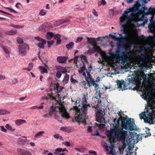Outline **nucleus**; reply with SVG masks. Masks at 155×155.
I'll list each match as a JSON object with an SVG mask.
<instances>
[{
	"label": "nucleus",
	"instance_id": "64",
	"mask_svg": "<svg viewBox=\"0 0 155 155\" xmlns=\"http://www.w3.org/2000/svg\"><path fill=\"white\" fill-rule=\"evenodd\" d=\"M138 38L139 39L141 40H145V38L143 35H142L138 37Z\"/></svg>",
	"mask_w": 155,
	"mask_h": 155
},
{
	"label": "nucleus",
	"instance_id": "41",
	"mask_svg": "<svg viewBox=\"0 0 155 155\" xmlns=\"http://www.w3.org/2000/svg\"><path fill=\"white\" fill-rule=\"evenodd\" d=\"M54 94L52 93H49L47 94L48 96L49 97V98L50 99L55 100V98L53 96Z\"/></svg>",
	"mask_w": 155,
	"mask_h": 155
},
{
	"label": "nucleus",
	"instance_id": "54",
	"mask_svg": "<svg viewBox=\"0 0 155 155\" xmlns=\"http://www.w3.org/2000/svg\"><path fill=\"white\" fill-rule=\"evenodd\" d=\"M70 80H71V82H72V83L75 84L76 83H78V82L77 81L75 80H74L72 76H71V77Z\"/></svg>",
	"mask_w": 155,
	"mask_h": 155
},
{
	"label": "nucleus",
	"instance_id": "9",
	"mask_svg": "<svg viewBox=\"0 0 155 155\" xmlns=\"http://www.w3.org/2000/svg\"><path fill=\"white\" fill-rule=\"evenodd\" d=\"M63 103V102H60L59 103V105L57 106L59 108V114L63 118L69 119L70 117L69 114L67 112Z\"/></svg>",
	"mask_w": 155,
	"mask_h": 155
},
{
	"label": "nucleus",
	"instance_id": "16",
	"mask_svg": "<svg viewBox=\"0 0 155 155\" xmlns=\"http://www.w3.org/2000/svg\"><path fill=\"white\" fill-rule=\"evenodd\" d=\"M22 137L24 138L25 139H23L21 137L18 138V139L17 142L21 145H24L27 142L28 140L26 139L27 137L25 136H23Z\"/></svg>",
	"mask_w": 155,
	"mask_h": 155
},
{
	"label": "nucleus",
	"instance_id": "61",
	"mask_svg": "<svg viewBox=\"0 0 155 155\" xmlns=\"http://www.w3.org/2000/svg\"><path fill=\"white\" fill-rule=\"evenodd\" d=\"M60 130L66 132L68 130V128L67 127H61V128Z\"/></svg>",
	"mask_w": 155,
	"mask_h": 155
},
{
	"label": "nucleus",
	"instance_id": "60",
	"mask_svg": "<svg viewBox=\"0 0 155 155\" xmlns=\"http://www.w3.org/2000/svg\"><path fill=\"white\" fill-rule=\"evenodd\" d=\"M80 57L82 60H84V61H86L87 60V57L85 55H84L83 54H81L80 56Z\"/></svg>",
	"mask_w": 155,
	"mask_h": 155
},
{
	"label": "nucleus",
	"instance_id": "63",
	"mask_svg": "<svg viewBox=\"0 0 155 155\" xmlns=\"http://www.w3.org/2000/svg\"><path fill=\"white\" fill-rule=\"evenodd\" d=\"M1 131L4 132L6 133L7 131V130L5 129L4 126H2L1 127Z\"/></svg>",
	"mask_w": 155,
	"mask_h": 155
},
{
	"label": "nucleus",
	"instance_id": "42",
	"mask_svg": "<svg viewBox=\"0 0 155 155\" xmlns=\"http://www.w3.org/2000/svg\"><path fill=\"white\" fill-rule=\"evenodd\" d=\"M78 56H77L76 55H75L74 58L72 59L71 61H74V63L75 64H76L78 62Z\"/></svg>",
	"mask_w": 155,
	"mask_h": 155
},
{
	"label": "nucleus",
	"instance_id": "59",
	"mask_svg": "<svg viewBox=\"0 0 155 155\" xmlns=\"http://www.w3.org/2000/svg\"><path fill=\"white\" fill-rule=\"evenodd\" d=\"M62 143L67 147H69L70 146V143L68 141H64L62 142Z\"/></svg>",
	"mask_w": 155,
	"mask_h": 155
},
{
	"label": "nucleus",
	"instance_id": "24",
	"mask_svg": "<svg viewBox=\"0 0 155 155\" xmlns=\"http://www.w3.org/2000/svg\"><path fill=\"white\" fill-rule=\"evenodd\" d=\"M114 124H113V127H120V125L119 121L117 120L116 118H115L114 119Z\"/></svg>",
	"mask_w": 155,
	"mask_h": 155
},
{
	"label": "nucleus",
	"instance_id": "43",
	"mask_svg": "<svg viewBox=\"0 0 155 155\" xmlns=\"http://www.w3.org/2000/svg\"><path fill=\"white\" fill-rule=\"evenodd\" d=\"M49 25L48 22H46L44 24L42 25L41 26V27L43 29H45L47 28L48 26Z\"/></svg>",
	"mask_w": 155,
	"mask_h": 155
},
{
	"label": "nucleus",
	"instance_id": "12",
	"mask_svg": "<svg viewBox=\"0 0 155 155\" xmlns=\"http://www.w3.org/2000/svg\"><path fill=\"white\" fill-rule=\"evenodd\" d=\"M133 5L134 6H135V9L131 11V14L128 16V20H127V21H129L130 19H133L134 18L135 16L134 15L137 12H138L137 9L138 8H140L141 6V4L138 1H136L135 3Z\"/></svg>",
	"mask_w": 155,
	"mask_h": 155
},
{
	"label": "nucleus",
	"instance_id": "1",
	"mask_svg": "<svg viewBox=\"0 0 155 155\" xmlns=\"http://www.w3.org/2000/svg\"><path fill=\"white\" fill-rule=\"evenodd\" d=\"M124 128L121 127V125L120 127H110V130L106 132V135L110 139L115 138L119 141H124L128 133L127 131L123 130Z\"/></svg>",
	"mask_w": 155,
	"mask_h": 155
},
{
	"label": "nucleus",
	"instance_id": "55",
	"mask_svg": "<svg viewBox=\"0 0 155 155\" xmlns=\"http://www.w3.org/2000/svg\"><path fill=\"white\" fill-rule=\"evenodd\" d=\"M54 39L56 40L59 38H60L61 37L60 35L59 34H57L54 35Z\"/></svg>",
	"mask_w": 155,
	"mask_h": 155
},
{
	"label": "nucleus",
	"instance_id": "3",
	"mask_svg": "<svg viewBox=\"0 0 155 155\" xmlns=\"http://www.w3.org/2000/svg\"><path fill=\"white\" fill-rule=\"evenodd\" d=\"M121 113L120 111H118V113H117L120 117L121 127L126 130H133L134 129V125L135 124L134 119H132V121H131V118H129L127 115H126L125 117L121 116Z\"/></svg>",
	"mask_w": 155,
	"mask_h": 155
},
{
	"label": "nucleus",
	"instance_id": "62",
	"mask_svg": "<svg viewBox=\"0 0 155 155\" xmlns=\"http://www.w3.org/2000/svg\"><path fill=\"white\" fill-rule=\"evenodd\" d=\"M54 138L57 139L59 138L60 137V139H62V138L61 136H60L59 134H56L54 135Z\"/></svg>",
	"mask_w": 155,
	"mask_h": 155
},
{
	"label": "nucleus",
	"instance_id": "22",
	"mask_svg": "<svg viewBox=\"0 0 155 155\" xmlns=\"http://www.w3.org/2000/svg\"><path fill=\"white\" fill-rule=\"evenodd\" d=\"M15 124L17 126H20L21 124L26 123V120L23 119H18L15 120Z\"/></svg>",
	"mask_w": 155,
	"mask_h": 155
},
{
	"label": "nucleus",
	"instance_id": "52",
	"mask_svg": "<svg viewBox=\"0 0 155 155\" xmlns=\"http://www.w3.org/2000/svg\"><path fill=\"white\" fill-rule=\"evenodd\" d=\"M5 8L8 9L10 12H13L15 13L16 14L18 13V12L17 11L13 9L12 8H9V7H5Z\"/></svg>",
	"mask_w": 155,
	"mask_h": 155
},
{
	"label": "nucleus",
	"instance_id": "27",
	"mask_svg": "<svg viewBox=\"0 0 155 155\" xmlns=\"http://www.w3.org/2000/svg\"><path fill=\"white\" fill-rule=\"evenodd\" d=\"M5 34L10 35H13L16 34L17 31L16 30H12L5 32Z\"/></svg>",
	"mask_w": 155,
	"mask_h": 155
},
{
	"label": "nucleus",
	"instance_id": "14",
	"mask_svg": "<svg viewBox=\"0 0 155 155\" xmlns=\"http://www.w3.org/2000/svg\"><path fill=\"white\" fill-rule=\"evenodd\" d=\"M35 38L38 41L41 42L38 43V46L41 48H45L44 45L46 44V40L39 36L35 37Z\"/></svg>",
	"mask_w": 155,
	"mask_h": 155
},
{
	"label": "nucleus",
	"instance_id": "17",
	"mask_svg": "<svg viewBox=\"0 0 155 155\" xmlns=\"http://www.w3.org/2000/svg\"><path fill=\"white\" fill-rule=\"evenodd\" d=\"M121 27L122 29L121 30V31L124 34L126 37H129V32L127 28L126 27L125 25L124 24H122Z\"/></svg>",
	"mask_w": 155,
	"mask_h": 155
},
{
	"label": "nucleus",
	"instance_id": "56",
	"mask_svg": "<svg viewBox=\"0 0 155 155\" xmlns=\"http://www.w3.org/2000/svg\"><path fill=\"white\" fill-rule=\"evenodd\" d=\"M61 73L60 71H58L56 74V77L58 78H60L61 76Z\"/></svg>",
	"mask_w": 155,
	"mask_h": 155
},
{
	"label": "nucleus",
	"instance_id": "6",
	"mask_svg": "<svg viewBox=\"0 0 155 155\" xmlns=\"http://www.w3.org/2000/svg\"><path fill=\"white\" fill-rule=\"evenodd\" d=\"M128 81H124V80H117L116 82L118 87L122 91L127 90L130 87V84L133 82V80L131 78H127Z\"/></svg>",
	"mask_w": 155,
	"mask_h": 155
},
{
	"label": "nucleus",
	"instance_id": "40",
	"mask_svg": "<svg viewBox=\"0 0 155 155\" xmlns=\"http://www.w3.org/2000/svg\"><path fill=\"white\" fill-rule=\"evenodd\" d=\"M45 132L44 131H40L35 135V138H37L39 137H40Z\"/></svg>",
	"mask_w": 155,
	"mask_h": 155
},
{
	"label": "nucleus",
	"instance_id": "31",
	"mask_svg": "<svg viewBox=\"0 0 155 155\" xmlns=\"http://www.w3.org/2000/svg\"><path fill=\"white\" fill-rule=\"evenodd\" d=\"M97 94H96V93H95V96L93 97V99L96 98L97 99V100L98 102L97 104H98L100 101L99 99L101 97V93L100 92H97Z\"/></svg>",
	"mask_w": 155,
	"mask_h": 155
},
{
	"label": "nucleus",
	"instance_id": "53",
	"mask_svg": "<svg viewBox=\"0 0 155 155\" xmlns=\"http://www.w3.org/2000/svg\"><path fill=\"white\" fill-rule=\"evenodd\" d=\"M90 83H91L93 85H94V84L96 83V81H95L93 78H90L89 81Z\"/></svg>",
	"mask_w": 155,
	"mask_h": 155
},
{
	"label": "nucleus",
	"instance_id": "23",
	"mask_svg": "<svg viewBox=\"0 0 155 155\" xmlns=\"http://www.w3.org/2000/svg\"><path fill=\"white\" fill-rule=\"evenodd\" d=\"M74 43L73 42H71L66 44L65 45L66 47L68 50H69L73 48L74 46Z\"/></svg>",
	"mask_w": 155,
	"mask_h": 155
},
{
	"label": "nucleus",
	"instance_id": "34",
	"mask_svg": "<svg viewBox=\"0 0 155 155\" xmlns=\"http://www.w3.org/2000/svg\"><path fill=\"white\" fill-rule=\"evenodd\" d=\"M56 68L57 69H60L61 70V71L63 73H65L67 72L66 69L60 66H58L56 67Z\"/></svg>",
	"mask_w": 155,
	"mask_h": 155
},
{
	"label": "nucleus",
	"instance_id": "35",
	"mask_svg": "<svg viewBox=\"0 0 155 155\" xmlns=\"http://www.w3.org/2000/svg\"><path fill=\"white\" fill-rule=\"evenodd\" d=\"M69 75L67 74H66L63 79V81L65 83L67 84L68 83L69 79Z\"/></svg>",
	"mask_w": 155,
	"mask_h": 155
},
{
	"label": "nucleus",
	"instance_id": "2",
	"mask_svg": "<svg viewBox=\"0 0 155 155\" xmlns=\"http://www.w3.org/2000/svg\"><path fill=\"white\" fill-rule=\"evenodd\" d=\"M80 102L81 100L79 97L75 101L74 104L76 106L74 107V109L76 111V113L74 116V118L72 119V121L74 122H81L84 125H85L87 124L86 119L87 118L86 117V116L83 118L82 117V116H80L81 115L79 114H80L78 113L79 111V110L81 109V108H78V107H81V106L80 107Z\"/></svg>",
	"mask_w": 155,
	"mask_h": 155
},
{
	"label": "nucleus",
	"instance_id": "10",
	"mask_svg": "<svg viewBox=\"0 0 155 155\" xmlns=\"http://www.w3.org/2000/svg\"><path fill=\"white\" fill-rule=\"evenodd\" d=\"M138 12H141L143 14L145 15H148L150 14L152 15V12L155 11V7H152L150 6L148 9L147 7L144 6L141 8H138Z\"/></svg>",
	"mask_w": 155,
	"mask_h": 155
},
{
	"label": "nucleus",
	"instance_id": "26",
	"mask_svg": "<svg viewBox=\"0 0 155 155\" xmlns=\"http://www.w3.org/2000/svg\"><path fill=\"white\" fill-rule=\"evenodd\" d=\"M54 36V33L52 32H48L47 33L46 38L48 40H50Z\"/></svg>",
	"mask_w": 155,
	"mask_h": 155
},
{
	"label": "nucleus",
	"instance_id": "4",
	"mask_svg": "<svg viewBox=\"0 0 155 155\" xmlns=\"http://www.w3.org/2000/svg\"><path fill=\"white\" fill-rule=\"evenodd\" d=\"M82 98L81 101V104L82 107L81 108V109L79 110L78 113H79L81 116L83 118L86 116L87 113L88 109L89 107H91L92 104H89L87 101L88 99V94L86 93L85 94H84L82 95Z\"/></svg>",
	"mask_w": 155,
	"mask_h": 155
},
{
	"label": "nucleus",
	"instance_id": "7",
	"mask_svg": "<svg viewBox=\"0 0 155 155\" xmlns=\"http://www.w3.org/2000/svg\"><path fill=\"white\" fill-rule=\"evenodd\" d=\"M92 107V108L94 107L95 108L94 111H95L96 121L100 123H105V120L103 117L105 115L104 110H103L99 108L98 109L97 106H95L94 105Z\"/></svg>",
	"mask_w": 155,
	"mask_h": 155
},
{
	"label": "nucleus",
	"instance_id": "30",
	"mask_svg": "<svg viewBox=\"0 0 155 155\" xmlns=\"http://www.w3.org/2000/svg\"><path fill=\"white\" fill-rule=\"evenodd\" d=\"M97 43H96L95 44H93V48L94 51H97L98 53H99L101 52L100 49L99 47L97 45Z\"/></svg>",
	"mask_w": 155,
	"mask_h": 155
},
{
	"label": "nucleus",
	"instance_id": "36",
	"mask_svg": "<svg viewBox=\"0 0 155 155\" xmlns=\"http://www.w3.org/2000/svg\"><path fill=\"white\" fill-rule=\"evenodd\" d=\"M93 86H94V89L96 91V94H97V92H100V90H98L99 86L98 84L95 83Z\"/></svg>",
	"mask_w": 155,
	"mask_h": 155
},
{
	"label": "nucleus",
	"instance_id": "49",
	"mask_svg": "<svg viewBox=\"0 0 155 155\" xmlns=\"http://www.w3.org/2000/svg\"><path fill=\"white\" fill-rule=\"evenodd\" d=\"M10 26L13 27H15L16 28H22V26L18 25H14V24L12 23H11L10 24Z\"/></svg>",
	"mask_w": 155,
	"mask_h": 155
},
{
	"label": "nucleus",
	"instance_id": "50",
	"mask_svg": "<svg viewBox=\"0 0 155 155\" xmlns=\"http://www.w3.org/2000/svg\"><path fill=\"white\" fill-rule=\"evenodd\" d=\"M112 39L114 40H115L119 41L120 40V38L118 37H117L115 35H112L111 36Z\"/></svg>",
	"mask_w": 155,
	"mask_h": 155
},
{
	"label": "nucleus",
	"instance_id": "51",
	"mask_svg": "<svg viewBox=\"0 0 155 155\" xmlns=\"http://www.w3.org/2000/svg\"><path fill=\"white\" fill-rule=\"evenodd\" d=\"M83 38L82 37H78L75 41V42L77 43L81 41L83 39Z\"/></svg>",
	"mask_w": 155,
	"mask_h": 155
},
{
	"label": "nucleus",
	"instance_id": "39",
	"mask_svg": "<svg viewBox=\"0 0 155 155\" xmlns=\"http://www.w3.org/2000/svg\"><path fill=\"white\" fill-rule=\"evenodd\" d=\"M138 1L140 3V2H141L142 4L141 8L145 6V4L147 3V2L146 0H138L137 1ZM140 3L141 4V3Z\"/></svg>",
	"mask_w": 155,
	"mask_h": 155
},
{
	"label": "nucleus",
	"instance_id": "15",
	"mask_svg": "<svg viewBox=\"0 0 155 155\" xmlns=\"http://www.w3.org/2000/svg\"><path fill=\"white\" fill-rule=\"evenodd\" d=\"M139 115L140 116V118L141 120L142 119H144V122L145 123H150L151 124L152 123L153 121V119L152 118H150V123H148L146 121H147V120H148V119H147V117H148V116L147 115V116H146V113L145 112H142L140 114H139Z\"/></svg>",
	"mask_w": 155,
	"mask_h": 155
},
{
	"label": "nucleus",
	"instance_id": "48",
	"mask_svg": "<svg viewBox=\"0 0 155 155\" xmlns=\"http://www.w3.org/2000/svg\"><path fill=\"white\" fill-rule=\"evenodd\" d=\"M107 3V2L105 0H102L99 2L98 5L99 6L101 5V4L103 5H105Z\"/></svg>",
	"mask_w": 155,
	"mask_h": 155
},
{
	"label": "nucleus",
	"instance_id": "13",
	"mask_svg": "<svg viewBox=\"0 0 155 155\" xmlns=\"http://www.w3.org/2000/svg\"><path fill=\"white\" fill-rule=\"evenodd\" d=\"M131 8H128L124 11V13L122 15V16L120 18V22L121 24L122 23L126 20H128V13L130 11Z\"/></svg>",
	"mask_w": 155,
	"mask_h": 155
},
{
	"label": "nucleus",
	"instance_id": "58",
	"mask_svg": "<svg viewBox=\"0 0 155 155\" xmlns=\"http://www.w3.org/2000/svg\"><path fill=\"white\" fill-rule=\"evenodd\" d=\"M17 41L18 43L21 44L23 42V41L22 39L18 37L17 38Z\"/></svg>",
	"mask_w": 155,
	"mask_h": 155
},
{
	"label": "nucleus",
	"instance_id": "44",
	"mask_svg": "<svg viewBox=\"0 0 155 155\" xmlns=\"http://www.w3.org/2000/svg\"><path fill=\"white\" fill-rule=\"evenodd\" d=\"M9 113L10 112H7L6 110H0V115L9 114Z\"/></svg>",
	"mask_w": 155,
	"mask_h": 155
},
{
	"label": "nucleus",
	"instance_id": "28",
	"mask_svg": "<svg viewBox=\"0 0 155 155\" xmlns=\"http://www.w3.org/2000/svg\"><path fill=\"white\" fill-rule=\"evenodd\" d=\"M87 39L89 43L90 44L94 43V44H95L97 43L95 42V41H98V40H96L95 38H87Z\"/></svg>",
	"mask_w": 155,
	"mask_h": 155
},
{
	"label": "nucleus",
	"instance_id": "45",
	"mask_svg": "<svg viewBox=\"0 0 155 155\" xmlns=\"http://www.w3.org/2000/svg\"><path fill=\"white\" fill-rule=\"evenodd\" d=\"M62 151V149L61 148H58L56 149L54 153L56 154L58 153L59 152H60Z\"/></svg>",
	"mask_w": 155,
	"mask_h": 155
},
{
	"label": "nucleus",
	"instance_id": "37",
	"mask_svg": "<svg viewBox=\"0 0 155 155\" xmlns=\"http://www.w3.org/2000/svg\"><path fill=\"white\" fill-rule=\"evenodd\" d=\"M5 127L7 129L12 131H13L15 130V129L12 128V127L9 124H6Z\"/></svg>",
	"mask_w": 155,
	"mask_h": 155
},
{
	"label": "nucleus",
	"instance_id": "32",
	"mask_svg": "<svg viewBox=\"0 0 155 155\" xmlns=\"http://www.w3.org/2000/svg\"><path fill=\"white\" fill-rule=\"evenodd\" d=\"M39 68L42 73L43 74L45 73H48V71L45 68L41 66H40L39 67Z\"/></svg>",
	"mask_w": 155,
	"mask_h": 155
},
{
	"label": "nucleus",
	"instance_id": "46",
	"mask_svg": "<svg viewBox=\"0 0 155 155\" xmlns=\"http://www.w3.org/2000/svg\"><path fill=\"white\" fill-rule=\"evenodd\" d=\"M47 42L48 43V48H50L51 46L54 44V40H51V41H47Z\"/></svg>",
	"mask_w": 155,
	"mask_h": 155
},
{
	"label": "nucleus",
	"instance_id": "57",
	"mask_svg": "<svg viewBox=\"0 0 155 155\" xmlns=\"http://www.w3.org/2000/svg\"><path fill=\"white\" fill-rule=\"evenodd\" d=\"M54 87L55 88V89L57 91L58 90V89H59V88L60 87V84L58 82H57L54 85Z\"/></svg>",
	"mask_w": 155,
	"mask_h": 155
},
{
	"label": "nucleus",
	"instance_id": "8",
	"mask_svg": "<svg viewBox=\"0 0 155 155\" xmlns=\"http://www.w3.org/2000/svg\"><path fill=\"white\" fill-rule=\"evenodd\" d=\"M150 109H147V112L148 113L147 115L148 117L147 119L148 120H147V122L150 123L151 119L150 118H152L153 120L155 119V103L154 102H152L150 104Z\"/></svg>",
	"mask_w": 155,
	"mask_h": 155
},
{
	"label": "nucleus",
	"instance_id": "5",
	"mask_svg": "<svg viewBox=\"0 0 155 155\" xmlns=\"http://www.w3.org/2000/svg\"><path fill=\"white\" fill-rule=\"evenodd\" d=\"M120 48L118 47L116 51L113 52H110L109 54L114 59H119V62H121L123 64L127 61V58L124 56L120 55Z\"/></svg>",
	"mask_w": 155,
	"mask_h": 155
},
{
	"label": "nucleus",
	"instance_id": "29",
	"mask_svg": "<svg viewBox=\"0 0 155 155\" xmlns=\"http://www.w3.org/2000/svg\"><path fill=\"white\" fill-rule=\"evenodd\" d=\"M154 48V47L151 46L150 44H149L144 48V49L143 51V52H144V53H146L147 52V50L149 49L152 50Z\"/></svg>",
	"mask_w": 155,
	"mask_h": 155
},
{
	"label": "nucleus",
	"instance_id": "25",
	"mask_svg": "<svg viewBox=\"0 0 155 155\" xmlns=\"http://www.w3.org/2000/svg\"><path fill=\"white\" fill-rule=\"evenodd\" d=\"M86 67L85 66V64L83 62V65L80 68V70H78V72L79 74H81L84 71V70H86Z\"/></svg>",
	"mask_w": 155,
	"mask_h": 155
},
{
	"label": "nucleus",
	"instance_id": "33",
	"mask_svg": "<svg viewBox=\"0 0 155 155\" xmlns=\"http://www.w3.org/2000/svg\"><path fill=\"white\" fill-rule=\"evenodd\" d=\"M1 47L6 54H9L10 53V50L6 48L4 46L2 45L1 46Z\"/></svg>",
	"mask_w": 155,
	"mask_h": 155
},
{
	"label": "nucleus",
	"instance_id": "20",
	"mask_svg": "<svg viewBox=\"0 0 155 155\" xmlns=\"http://www.w3.org/2000/svg\"><path fill=\"white\" fill-rule=\"evenodd\" d=\"M109 142L110 143V145L109 147V148L110 149V150L109 152V153L110 154L114 155V152L115 151V150L114 149V147L112 144V141L110 139L109 140Z\"/></svg>",
	"mask_w": 155,
	"mask_h": 155
},
{
	"label": "nucleus",
	"instance_id": "21",
	"mask_svg": "<svg viewBox=\"0 0 155 155\" xmlns=\"http://www.w3.org/2000/svg\"><path fill=\"white\" fill-rule=\"evenodd\" d=\"M81 83L82 84V86L84 87V89H88L92 86L90 84L89 81L86 82L85 81H83L81 82Z\"/></svg>",
	"mask_w": 155,
	"mask_h": 155
},
{
	"label": "nucleus",
	"instance_id": "38",
	"mask_svg": "<svg viewBox=\"0 0 155 155\" xmlns=\"http://www.w3.org/2000/svg\"><path fill=\"white\" fill-rule=\"evenodd\" d=\"M55 110V108L54 107L52 106L49 110V115L50 116L51 115L53 114V112H54Z\"/></svg>",
	"mask_w": 155,
	"mask_h": 155
},
{
	"label": "nucleus",
	"instance_id": "18",
	"mask_svg": "<svg viewBox=\"0 0 155 155\" xmlns=\"http://www.w3.org/2000/svg\"><path fill=\"white\" fill-rule=\"evenodd\" d=\"M70 20L68 19H66L65 20L63 19L55 21L54 23V25L55 26H57L64 23L68 22Z\"/></svg>",
	"mask_w": 155,
	"mask_h": 155
},
{
	"label": "nucleus",
	"instance_id": "47",
	"mask_svg": "<svg viewBox=\"0 0 155 155\" xmlns=\"http://www.w3.org/2000/svg\"><path fill=\"white\" fill-rule=\"evenodd\" d=\"M47 11L44 9L41 10L40 12V14L41 16H44L46 14Z\"/></svg>",
	"mask_w": 155,
	"mask_h": 155
},
{
	"label": "nucleus",
	"instance_id": "11",
	"mask_svg": "<svg viewBox=\"0 0 155 155\" xmlns=\"http://www.w3.org/2000/svg\"><path fill=\"white\" fill-rule=\"evenodd\" d=\"M29 49V46L27 44L24 43L19 45L18 46V52L22 56L25 55Z\"/></svg>",
	"mask_w": 155,
	"mask_h": 155
},
{
	"label": "nucleus",
	"instance_id": "19",
	"mask_svg": "<svg viewBox=\"0 0 155 155\" xmlns=\"http://www.w3.org/2000/svg\"><path fill=\"white\" fill-rule=\"evenodd\" d=\"M67 59V58L66 57L59 56L57 57V60L58 62L63 63L65 62Z\"/></svg>",
	"mask_w": 155,
	"mask_h": 155
}]
</instances>
